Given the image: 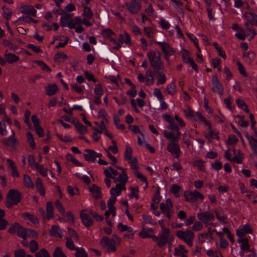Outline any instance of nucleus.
<instances>
[{"mask_svg":"<svg viewBox=\"0 0 257 257\" xmlns=\"http://www.w3.org/2000/svg\"><path fill=\"white\" fill-rule=\"evenodd\" d=\"M147 56L150 65L155 71L164 69V64L161 59L160 53L151 51L148 52Z\"/></svg>","mask_w":257,"mask_h":257,"instance_id":"nucleus-1","label":"nucleus"},{"mask_svg":"<svg viewBox=\"0 0 257 257\" xmlns=\"http://www.w3.org/2000/svg\"><path fill=\"white\" fill-rule=\"evenodd\" d=\"M22 200V195L17 190L10 189L7 196L6 206L11 208L13 205L18 204Z\"/></svg>","mask_w":257,"mask_h":257,"instance_id":"nucleus-2","label":"nucleus"},{"mask_svg":"<svg viewBox=\"0 0 257 257\" xmlns=\"http://www.w3.org/2000/svg\"><path fill=\"white\" fill-rule=\"evenodd\" d=\"M170 234V230L168 228L165 227L164 225L163 224L162 227L158 235L159 237V241L157 243V245L160 247H163L166 245L168 242Z\"/></svg>","mask_w":257,"mask_h":257,"instance_id":"nucleus-3","label":"nucleus"},{"mask_svg":"<svg viewBox=\"0 0 257 257\" xmlns=\"http://www.w3.org/2000/svg\"><path fill=\"white\" fill-rule=\"evenodd\" d=\"M125 6L129 12L134 15H137L142 8L141 3L138 0L126 2L125 3Z\"/></svg>","mask_w":257,"mask_h":257,"instance_id":"nucleus-4","label":"nucleus"},{"mask_svg":"<svg viewBox=\"0 0 257 257\" xmlns=\"http://www.w3.org/2000/svg\"><path fill=\"white\" fill-rule=\"evenodd\" d=\"M100 245L104 248L107 247L108 252H114L116 250V245L117 244L113 239L107 236H104L100 241Z\"/></svg>","mask_w":257,"mask_h":257,"instance_id":"nucleus-5","label":"nucleus"},{"mask_svg":"<svg viewBox=\"0 0 257 257\" xmlns=\"http://www.w3.org/2000/svg\"><path fill=\"white\" fill-rule=\"evenodd\" d=\"M167 150L175 158H179L181 150L178 142L170 141L167 145Z\"/></svg>","mask_w":257,"mask_h":257,"instance_id":"nucleus-6","label":"nucleus"},{"mask_svg":"<svg viewBox=\"0 0 257 257\" xmlns=\"http://www.w3.org/2000/svg\"><path fill=\"white\" fill-rule=\"evenodd\" d=\"M186 200L190 203L196 201L198 199H203V196L199 191L195 190L193 192L186 191L184 193Z\"/></svg>","mask_w":257,"mask_h":257,"instance_id":"nucleus-7","label":"nucleus"},{"mask_svg":"<svg viewBox=\"0 0 257 257\" xmlns=\"http://www.w3.org/2000/svg\"><path fill=\"white\" fill-rule=\"evenodd\" d=\"M212 85L211 91L213 93H217L220 95L223 94V87L222 84L219 81L216 75H214L212 77Z\"/></svg>","mask_w":257,"mask_h":257,"instance_id":"nucleus-8","label":"nucleus"},{"mask_svg":"<svg viewBox=\"0 0 257 257\" xmlns=\"http://www.w3.org/2000/svg\"><path fill=\"white\" fill-rule=\"evenodd\" d=\"M176 235L184 242L189 240L194 239L195 237V234L193 232L188 229L185 231H182L181 230H177L176 233Z\"/></svg>","mask_w":257,"mask_h":257,"instance_id":"nucleus-9","label":"nucleus"},{"mask_svg":"<svg viewBox=\"0 0 257 257\" xmlns=\"http://www.w3.org/2000/svg\"><path fill=\"white\" fill-rule=\"evenodd\" d=\"M80 217L82 223L87 228L92 226L94 220L90 215L85 212V210H82L80 213Z\"/></svg>","mask_w":257,"mask_h":257,"instance_id":"nucleus-10","label":"nucleus"},{"mask_svg":"<svg viewBox=\"0 0 257 257\" xmlns=\"http://www.w3.org/2000/svg\"><path fill=\"white\" fill-rule=\"evenodd\" d=\"M199 220L202 221L205 224L207 225L209 221L214 220L215 216L212 212L209 211H204L199 212L197 215Z\"/></svg>","mask_w":257,"mask_h":257,"instance_id":"nucleus-11","label":"nucleus"},{"mask_svg":"<svg viewBox=\"0 0 257 257\" xmlns=\"http://www.w3.org/2000/svg\"><path fill=\"white\" fill-rule=\"evenodd\" d=\"M163 118L167 122L169 123V125L167 128L171 131H174L176 132H180L179 128L177 124L175 123L174 118L169 114H163L162 115Z\"/></svg>","mask_w":257,"mask_h":257,"instance_id":"nucleus-12","label":"nucleus"},{"mask_svg":"<svg viewBox=\"0 0 257 257\" xmlns=\"http://www.w3.org/2000/svg\"><path fill=\"white\" fill-rule=\"evenodd\" d=\"M164 136L167 139L170 140V141L178 142L181 136V133L180 132L176 131L175 132H169L165 130L164 132Z\"/></svg>","mask_w":257,"mask_h":257,"instance_id":"nucleus-13","label":"nucleus"},{"mask_svg":"<svg viewBox=\"0 0 257 257\" xmlns=\"http://www.w3.org/2000/svg\"><path fill=\"white\" fill-rule=\"evenodd\" d=\"M131 167L132 169L135 170V171L134 172V174L137 176V177L139 178L140 181H141L142 182L145 183V188H146L148 187V184L147 179L146 177L144 176L143 174H142L138 171L139 167H138V163H134V164H131Z\"/></svg>","mask_w":257,"mask_h":257,"instance_id":"nucleus-14","label":"nucleus"},{"mask_svg":"<svg viewBox=\"0 0 257 257\" xmlns=\"http://www.w3.org/2000/svg\"><path fill=\"white\" fill-rule=\"evenodd\" d=\"M21 12L22 14L31 15L34 17L36 16L37 11L34 9V7L30 5H24L20 8Z\"/></svg>","mask_w":257,"mask_h":257,"instance_id":"nucleus-15","label":"nucleus"},{"mask_svg":"<svg viewBox=\"0 0 257 257\" xmlns=\"http://www.w3.org/2000/svg\"><path fill=\"white\" fill-rule=\"evenodd\" d=\"M4 145L7 147H14L18 145V142L15 138V133L12 131V135L8 138H5L3 141Z\"/></svg>","mask_w":257,"mask_h":257,"instance_id":"nucleus-16","label":"nucleus"},{"mask_svg":"<svg viewBox=\"0 0 257 257\" xmlns=\"http://www.w3.org/2000/svg\"><path fill=\"white\" fill-rule=\"evenodd\" d=\"M118 41L121 46L123 43L129 46L132 45L130 35L125 32L119 34Z\"/></svg>","mask_w":257,"mask_h":257,"instance_id":"nucleus-17","label":"nucleus"},{"mask_svg":"<svg viewBox=\"0 0 257 257\" xmlns=\"http://www.w3.org/2000/svg\"><path fill=\"white\" fill-rule=\"evenodd\" d=\"M237 241L238 243H241L240 249L241 250L247 251V252L251 251L248 243V240L246 237H239L237 239Z\"/></svg>","mask_w":257,"mask_h":257,"instance_id":"nucleus-18","label":"nucleus"},{"mask_svg":"<svg viewBox=\"0 0 257 257\" xmlns=\"http://www.w3.org/2000/svg\"><path fill=\"white\" fill-rule=\"evenodd\" d=\"M126 188L123 184H116L115 187L111 188L110 193L112 196H119L121 190H125Z\"/></svg>","mask_w":257,"mask_h":257,"instance_id":"nucleus-19","label":"nucleus"},{"mask_svg":"<svg viewBox=\"0 0 257 257\" xmlns=\"http://www.w3.org/2000/svg\"><path fill=\"white\" fill-rule=\"evenodd\" d=\"M61 12L60 15H62V17L60 20V25L62 27L67 26L72 16L70 14L64 12L63 10H61Z\"/></svg>","mask_w":257,"mask_h":257,"instance_id":"nucleus-20","label":"nucleus"},{"mask_svg":"<svg viewBox=\"0 0 257 257\" xmlns=\"http://www.w3.org/2000/svg\"><path fill=\"white\" fill-rule=\"evenodd\" d=\"M7 162L9 165L8 167L12 171V175L13 177H19L20 174L17 170L15 163L10 159H8Z\"/></svg>","mask_w":257,"mask_h":257,"instance_id":"nucleus-21","label":"nucleus"},{"mask_svg":"<svg viewBox=\"0 0 257 257\" xmlns=\"http://www.w3.org/2000/svg\"><path fill=\"white\" fill-rule=\"evenodd\" d=\"M89 191L92 193L93 196L96 199H100L102 197L101 188L96 185L93 184L91 187L89 188Z\"/></svg>","mask_w":257,"mask_h":257,"instance_id":"nucleus-22","label":"nucleus"},{"mask_svg":"<svg viewBox=\"0 0 257 257\" xmlns=\"http://www.w3.org/2000/svg\"><path fill=\"white\" fill-rule=\"evenodd\" d=\"M45 89L46 90V95L51 96L57 93L58 90V87L56 84H49L46 87Z\"/></svg>","mask_w":257,"mask_h":257,"instance_id":"nucleus-23","label":"nucleus"},{"mask_svg":"<svg viewBox=\"0 0 257 257\" xmlns=\"http://www.w3.org/2000/svg\"><path fill=\"white\" fill-rule=\"evenodd\" d=\"M62 230L58 225H52L50 230V233L52 236L57 237L59 238H62Z\"/></svg>","mask_w":257,"mask_h":257,"instance_id":"nucleus-24","label":"nucleus"},{"mask_svg":"<svg viewBox=\"0 0 257 257\" xmlns=\"http://www.w3.org/2000/svg\"><path fill=\"white\" fill-rule=\"evenodd\" d=\"M245 17L247 20L246 23H249L251 25L257 26V15L252 13H247L245 14Z\"/></svg>","mask_w":257,"mask_h":257,"instance_id":"nucleus-25","label":"nucleus"},{"mask_svg":"<svg viewBox=\"0 0 257 257\" xmlns=\"http://www.w3.org/2000/svg\"><path fill=\"white\" fill-rule=\"evenodd\" d=\"M6 51L5 56L6 60L10 64H13L18 61L20 59L19 57L13 53H7Z\"/></svg>","mask_w":257,"mask_h":257,"instance_id":"nucleus-26","label":"nucleus"},{"mask_svg":"<svg viewBox=\"0 0 257 257\" xmlns=\"http://www.w3.org/2000/svg\"><path fill=\"white\" fill-rule=\"evenodd\" d=\"M163 52L165 55V59H167L168 56H170L174 54V51L173 50L172 48L169 45V44L166 43V44L163 46V47L162 48Z\"/></svg>","mask_w":257,"mask_h":257,"instance_id":"nucleus-27","label":"nucleus"},{"mask_svg":"<svg viewBox=\"0 0 257 257\" xmlns=\"http://www.w3.org/2000/svg\"><path fill=\"white\" fill-rule=\"evenodd\" d=\"M36 187L37 189L38 192H39L40 195H41L42 196H44L45 194V190L44 188V185L42 183V180L40 178H38L36 179Z\"/></svg>","mask_w":257,"mask_h":257,"instance_id":"nucleus-28","label":"nucleus"},{"mask_svg":"<svg viewBox=\"0 0 257 257\" xmlns=\"http://www.w3.org/2000/svg\"><path fill=\"white\" fill-rule=\"evenodd\" d=\"M87 154H85L84 155L85 159L87 161H95L94 156L95 155V152L92 150L90 149H86L85 150Z\"/></svg>","mask_w":257,"mask_h":257,"instance_id":"nucleus-29","label":"nucleus"},{"mask_svg":"<svg viewBox=\"0 0 257 257\" xmlns=\"http://www.w3.org/2000/svg\"><path fill=\"white\" fill-rule=\"evenodd\" d=\"M22 216L24 218H27L33 223L38 224L39 221L38 218L34 215L31 214L28 212H25L22 214Z\"/></svg>","mask_w":257,"mask_h":257,"instance_id":"nucleus-30","label":"nucleus"},{"mask_svg":"<svg viewBox=\"0 0 257 257\" xmlns=\"http://www.w3.org/2000/svg\"><path fill=\"white\" fill-rule=\"evenodd\" d=\"M165 92H167V94L171 95H174L176 93L177 89L175 82H172L170 84L167 85Z\"/></svg>","mask_w":257,"mask_h":257,"instance_id":"nucleus-31","label":"nucleus"},{"mask_svg":"<svg viewBox=\"0 0 257 257\" xmlns=\"http://www.w3.org/2000/svg\"><path fill=\"white\" fill-rule=\"evenodd\" d=\"M157 74L159 76L157 83L158 84H163L166 82V77L164 73V69L156 71Z\"/></svg>","mask_w":257,"mask_h":257,"instance_id":"nucleus-32","label":"nucleus"},{"mask_svg":"<svg viewBox=\"0 0 257 257\" xmlns=\"http://www.w3.org/2000/svg\"><path fill=\"white\" fill-rule=\"evenodd\" d=\"M47 218L48 220L53 217V206L51 202H47Z\"/></svg>","mask_w":257,"mask_h":257,"instance_id":"nucleus-33","label":"nucleus"},{"mask_svg":"<svg viewBox=\"0 0 257 257\" xmlns=\"http://www.w3.org/2000/svg\"><path fill=\"white\" fill-rule=\"evenodd\" d=\"M208 126V136H206L207 139H214L218 140L219 139V137L218 135V133H215L212 130L211 127V124L209 123V125Z\"/></svg>","mask_w":257,"mask_h":257,"instance_id":"nucleus-34","label":"nucleus"},{"mask_svg":"<svg viewBox=\"0 0 257 257\" xmlns=\"http://www.w3.org/2000/svg\"><path fill=\"white\" fill-rule=\"evenodd\" d=\"M127 180L128 177L124 170L122 171L121 173L120 174L119 176L117 178V180L120 183L119 184H123L124 186Z\"/></svg>","mask_w":257,"mask_h":257,"instance_id":"nucleus-35","label":"nucleus"},{"mask_svg":"<svg viewBox=\"0 0 257 257\" xmlns=\"http://www.w3.org/2000/svg\"><path fill=\"white\" fill-rule=\"evenodd\" d=\"M81 23V19L79 17H76L74 19L70 18L67 26H68L70 29H74L76 25Z\"/></svg>","mask_w":257,"mask_h":257,"instance_id":"nucleus-36","label":"nucleus"},{"mask_svg":"<svg viewBox=\"0 0 257 257\" xmlns=\"http://www.w3.org/2000/svg\"><path fill=\"white\" fill-rule=\"evenodd\" d=\"M24 184L27 188H33L34 186L30 176L27 174L24 175Z\"/></svg>","mask_w":257,"mask_h":257,"instance_id":"nucleus-37","label":"nucleus"},{"mask_svg":"<svg viewBox=\"0 0 257 257\" xmlns=\"http://www.w3.org/2000/svg\"><path fill=\"white\" fill-rule=\"evenodd\" d=\"M68 56L62 52H59L56 53L54 56V59L56 61L61 62L66 60Z\"/></svg>","mask_w":257,"mask_h":257,"instance_id":"nucleus-38","label":"nucleus"},{"mask_svg":"<svg viewBox=\"0 0 257 257\" xmlns=\"http://www.w3.org/2000/svg\"><path fill=\"white\" fill-rule=\"evenodd\" d=\"M17 235L19 237L26 239L27 235V228H25L24 227L20 225V227H19L17 230Z\"/></svg>","mask_w":257,"mask_h":257,"instance_id":"nucleus-39","label":"nucleus"},{"mask_svg":"<svg viewBox=\"0 0 257 257\" xmlns=\"http://www.w3.org/2000/svg\"><path fill=\"white\" fill-rule=\"evenodd\" d=\"M76 257H88V253L83 247H78L76 250Z\"/></svg>","mask_w":257,"mask_h":257,"instance_id":"nucleus-40","label":"nucleus"},{"mask_svg":"<svg viewBox=\"0 0 257 257\" xmlns=\"http://www.w3.org/2000/svg\"><path fill=\"white\" fill-rule=\"evenodd\" d=\"M36 170L44 177H46L48 174V170L44 168L42 165L36 163L35 165Z\"/></svg>","mask_w":257,"mask_h":257,"instance_id":"nucleus-41","label":"nucleus"},{"mask_svg":"<svg viewBox=\"0 0 257 257\" xmlns=\"http://www.w3.org/2000/svg\"><path fill=\"white\" fill-rule=\"evenodd\" d=\"M76 128L80 134H84L87 132V127L81 123H80L78 121H77L75 124Z\"/></svg>","mask_w":257,"mask_h":257,"instance_id":"nucleus-42","label":"nucleus"},{"mask_svg":"<svg viewBox=\"0 0 257 257\" xmlns=\"http://www.w3.org/2000/svg\"><path fill=\"white\" fill-rule=\"evenodd\" d=\"M245 26V29L247 32H249L250 33L251 35L250 36V39H252L254 38V37L256 35V33L255 31L253 29L252 27V25H251L249 23H246L244 25Z\"/></svg>","mask_w":257,"mask_h":257,"instance_id":"nucleus-43","label":"nucleus"},{"mask_svg":"<svg viewBox=\"0 0 257 257\" xmlns=\"http://www.w3.org/2000/svg\"><path fill=\"white\" fill-rule=\"evenodd\" d=\"M53 257H67L61 247H57L54 250Z\"/></svg>","mask_w":257,"mask_h":257,"instance_id":"nucleus-44","label":"nucleus"},{"mask_svg":"<svg viewBox=\"0 0 257 257\" xmlns=\"http://www.w3.org/2000/svg\"><path fill=\"white\" fill-rule=\"evenodd\" d=\"M117 228L121 232L127 231L129 232H132L133 231V229L131 227L128 226L127 225H123L121 222L118 224Z\"/></svg>","mask_w":257,"mask_h":257,"instance_id":"nucleus-45","label":"nucleus"},{"mask_svg":"<svg viewBox=\"0 0 257 257\" xmlns=\"http://www.w3.org/2000/svg\"><path fill=\"white\" fill-rule=\"evenodd\" d=\"M66 246L71 250H76L78 248L75 247L72 238L70 237L66 238Z\"/></svg>","mask_w":257,"mask_h":257,"instance_id":"nucleus-46","label":"nucleus"},{"mask_svg":"<svg viewBox=\"0 0 257 257\" xmlns=\"http://www.w3.org/2000/svg\"><path fill=\"white\" fill-rule=\"evenodd\" d=\"M20 224L17 222L11 224L9 228L8 232L11 234H15L16 231H17L19 227H20Z\"/></svg>","mask_w":257,"mask_h":257,"instance_id":"nucleus-47","label":"nucleus"},{"mask_svg":"<svg viewBox=\"0 0 257 257\" xmlns=\"http://www.w3.org/2000/svg\"><path fill=\"white\" fill-rule=\"evenodd\" d=\"M101 34L103 37H105V38L109 39V40L110 39V38H112L111 37L112 35H114V33L111 31L110 29H104Z\"/></svg>","mask_w":257,"mask_h":257,"instance_id":"nucleus-48","label":"nucleus"},{"mask_svg":"<svg viewBox=\"0 0 257 257\" xmlns=\"http://www.w3.org/2000/svg\"><path fill=\"white\" fill-rule=\"evenodd\" d=\"M132 149L130 146H126L124 154V158L125 160L131 159L132 157Z\"/></svg>","mask_w":257,"mask_h":257,"instance_id":"nucleus-49","label":"nucleus"},{"mask_svg":"<svg viewBox=\"0 0 257 257\" xmlns=\"http://www.w3.org/2000/svg\"><path fill=\"white\" fill-rule=\"evenodd\" d=\"M36 257H50V255L47 249L43 248L35 254Z\"/></svg>","mask_w":257,"mask_h":257,"instance_id":"nucleus-50","label":"nucleus"},{"mask_svg":"<svg viewBox=\"0 0 257 257\" xmlns=\"http://www.w3.org/2000/svg\"><path fill=\"white\" fill-rule=\"evenodd\" d=\"M27 137L30 147L33 149H35L36 145L32 134L30 132H27Z\"/></svg>","mask_w":257,"mask_h":257,"instance_id":"nucleus-51","label":"nucleus"},{"mask_svg":"<svg viewBox=\"0 0 257 257\" xmlns=\"http://www.w3.org/2000/svg\"><path fill=\"white\" fill-rule=\"evenodd\" d=\"M30 249L32 252L34 253L37 251L39 249L38 244L35 240H32L30 241Z\"/></svg>","mask_w":257,"mask_h":257,"instance_id":"nucleus-52","label":"nucleus"},{"mask_svg":"<svg viewBox=\"0 0 257 257\" xmlns=\"http://www.w3.org/2000/svg\"><path fill=\"white\" fill-rule=\"evenodd\" d=\"M94 93L95 95H102L103 94V90L101 84H97L94 89Z\"/></svg>","mask_w":257,"mask_h":257,"instance_id":"nucleus-53","label":"nucleus"},{"mask_svg":"<svg viewBox=\"0 0 257 257\" xmlns=\"http://www.w3.org/2000/svg\"><path fill=\"white\" fill-rule=\"evenodd\" d=\"M66 159L68 161L74 163L77 166H81V164H80V163H79V162L78 160L74 158V157L71 154H67Z\"/></svg>","mask_w":257,"mask_h":257,"instance_id":"nucleus-54","label":"nucleus"},{"mask_svg":"<svg viewBox=\"0 0 257 257\" xmlns=\"http://www.w3.org/2000/svg\"><path fill=\"white\" fill-rule=\"evenodd\" d=\"M31 115V111L29 110H26L25 113L24 121L27 124V125L30 127H32L30 117Z\"/></svg>","mask_w":257,"mask_h":257,"instance_id":"nucleus-55","label":"nucleus"},{"mask_svg":"<svg viewBox=\"0 0 257 257\" xmlns=\"http://www.w3.org/2000/svg\"><path fill=\"white\" fill-rule=\"evenodd\" d=\"M146 82L148 85L152 84L154 83V76L151 72L147 71L146 74Z\"/></svg>","mask_w":257,"mask_h":257,"instance_id":"nucleus-56","label":"nucleus"},{"mask_svg":"<svg viewBox=\"0 0 257 257\" xmlns=\"http://www.w3.org/2000/svg\"><path fill=\"white\" fill-rule=\"evenodd\" d=\"M222 230L224 233L227 234L228 238L233 243L234 242V239L229 229L227 227H223Z\"/></svg>","mask_w":257,"mask_h":257,"instance_id":"nucleus-57","label":"nucleus"},{"mask_svg":"<svg viewBox=\"0 0 257 257\" xmlns=\"http://www.w3.org/2000/svg\"><path fill=\"white\" fill-rule=\"evenodd\" d=\"M37 64L44 71L48 72H51V68L45 63L43 62V61H39L37 62Z\"/></svg>","mask_w":257,"mask_h":257,"instance_id":"nucleus-58","label":"nucleus"},{"mask_svg":"<svg viewBox=\"0 0 257 257\" xmlns=\"http://www.w3.org/2000/svg\"><path fill=\"white\" fill-rule=\"evenodd\" d=\"M237 65L238 66L239 73L244 77H247V75L246 73L245 68L242 64L239 61H237Z\"/></svg>","mask_w":257,"mask_h":257,"instance_id":"nucleus-59","label":"nucleus"},{"mask_svg":"<svg viewBox=\"0 0 257 257\" xmlns=\"http://www.w3.org/2000/svg\"><path fill=\"white\" fill-rule=\"evenodd\" d=\"M83 15L88 19H91L93 14L90 9L88 7L85 6L84 8Z\"/></svg>","mask_w":257,"mask_h":257,"instance_id":"nucleus-60","label":"nucleus"},{"mask_svg":"<svg viewBox=\"0 0 257 257\" xmlns=\"http://www.w3.org/2000/svg\"><path fill=\"white\" fill-rule=\"evenodd\" d=\"M180 190V187L177 184L173 185L171 188V192H172L176 197L179 196V192Z\"/></svg>","mask_w":257,"mask_h":257,"instance_id":"nucleus-61","label":"nucleus"},{"mask_svg":"<svg viewBox=\"0 0 257 257\" xmlns=\"http://www.w3.org/2000/svg\"><path fill=\"white\" fill-rule=\"evenodd\" d=\"M208 236V234L206 232L200 233L198 235V241L200 244H203L205 242V239Z\"/></svg>","mask_w":257,"mask_h":257,"instance_id":"nucleus-62","label":"nucleus"},{"mask_svg":"<svg viewBox=\"0 0 257 257\" xmlns=\"http://www.w3.org/2000/svg\"><path fill=\"white\" fill-rule=\"evenodd\" d=\"M203 228V225L200 221H197L193 225L192 229L195 231L201 230Z\"/></svg>","mask_w":257,"mask_h":257,"instance_id":"nucleus-63","label":"nucleus"},{"mask_svg":"<svg viewBox=\"0 0 257 257\" xmlns=\"http://www.w3.org/2000/svg\"><path fill=\"white\" fill-rule=\"evenodd\" d=\"M15 257H26V254L24 249H19L15 251Z\"/></svg>","mask_w":257,"mask_h":257,"instance_id":"nucleus-64","label":"nucleus"}]
</instances>
